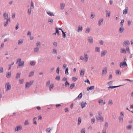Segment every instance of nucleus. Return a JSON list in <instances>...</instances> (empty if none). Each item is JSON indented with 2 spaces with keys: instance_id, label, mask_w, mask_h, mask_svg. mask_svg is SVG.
<instances>
[{
  "instance_id": "obj_1",
  "label": "nucleus",
  "mask_w": 133,
  "mask_h": 133,
  "mask_svg": "<svg viewBox=\"0 0 133 133\" xmlns=\"http://www.w3.org/2000/svg\"><path fill=\"white\" fill-rule=\"evenodd\" d=\"M34 83V81L33 80L30 81L29 82H27L25 85V88H27L30 87L31 85Z\"/></svg>"
},
{
  "instance_id": "obj_2",
  "label": "nucleus",
  "mask_w": 133,
  "mask_h": 133,
  "mask_svg": "<svg viewBox=\"0 0 133 133\" xmlns=\"http://www.w3.org/2000/svg\"><path fill=\"white\" fill-rule=\"evenodd\" d=\"M5 87L6 88V91H8V90L11 89V87L10 85V83L9 82H6L5 83Z\"/></svg>"
},
{
  "instance_id": "obj_3",
  "label": "nucleus",
  "mask_w": 133,
  "mask_h": 133,
  "mask_svg": "<svg viewBox=\"0 0 133 133\" xmlns=\"http://www.w3.org/2000/svg\"><path fill=\"white\" fill-rule=\"evenodd\" d=\"M3 16L4 17V20L6 19H8V20H10V18L9 17L8 14V13L6 14V13H4L3 15Z\"/></svg>"
},
{
  "instance_id": "obj_4",
  "label": "nucleus",
  "mask_w": 133,
  "mask_h": 133,
  "mask_svg": "<svg viewBox=\"0 0 133 133\" xmlns=\"http://www.w3.org/2000/svg\"><path fill=\"white\" fill-rule=\"evenodd\" d=\"M125 66H127L126 63L125 61H123L120 63V66L121 68H123Z\"/></svg>"
},
{
  "instance_id": "obj_5",
  "label": "nucleus",
  "mask_w": 133,
  "mask_h": 133,
  "mask_svg": "<svg viewBox=\"0 0 133 133\" xmlns=\"http://www.w3.org/2000/svg\"><path fill=\"white\" fill-rule=\"evenodd\" d=\"M96 119L97 121V122L99 121V120L101 121H104V118L102 116L98 117L97 116H96Z\"/></svg>"
},
{
  "instance_id": "obj_6",
  "label": "nucleus",
  "mask_w": 133,
  "mask_h": 133,
  "mask_svg": "<svg viewBox=\"0 0 133 133\" xmlns=\"http://www.w3.org/2000/svg\"><path fill=\"white\" fill-rule=\"evenodd\" d=\"M107 67H105L102 70V76L105 75L107 72Z\"/></svg>"
},
{
  "instance_id": "obj_7",
  "label": "nucleus",
  "mask_w": 133,
  "mask_h": 133,
  "mask_svg": "<svg viewBox=\"0 0 133 133\" xmlns=\"http://www.w3.org/2000/svg\"><path fill=\"white\" fill-rule=\"evenodd\" d=\"M88 40L89 43L92 44L93 43V38L92 37L90 36L88 37Z\"/></svg>"
},
{
  "instance_id": "obj_8",
  "label": "nucleus",
  "mask_w": 133,
  "mask_h": 133,
  "mask_svg": "<svg viewBox=\"0 0 133 133\" xmlns=\"http://www.w3.org/2000/svg\"><path fill=\"white\" fill-rule=\"evenodd\" d=\"M22 129V126L21 125L17 126L16 127V128L15 129V131H19L21 130Z\"/></svg>"
},
{
  "instance_id": "obj_9",
  "label": "nucleus",
  "mask_w": 133,
  "mask_h": 133,
  "mask_svg": "<svg viewBox=\"0 0 133 133\" xmlns=\"http://www.w3.org/2000/svg\"><path fill=\"white\" fill-rule=\"evenodd\" d=\"M84 61L87 62L88 59V57L87 54L85 53L84 54Z\"/></svg>"
},
{
  "instance_id": "obj_10",
  "label": "nucleus",
  "mask_w": 133,
  "mask_h": 133,
  "mask_svg": "<svg viewBox=\"0 0 133 133\" xmlns=\"http://www.w3.org/2000/svg\"><path fill=\"white\" fill-rule=\"evenodd\" d=\"M83 27L82 26L79 25L78 26V29L76 30L78 32H81L82 30Z\"/></svg>"
},
{
  "instance_id": "obj_11",
  "label": "nucleus",
  "mask_w": 133,
  "mask_h": 133,
  "mask_svg": "<svg viewBox=\"0 0 133 133\" xmlns=\"http://www.w3.org/2000/svg\"><path fill=\"white\" fill-rule=\"evenodd\" d=\"M87 105V103L86 102H84L83 101L82 102L80 103V105L82 109L85 107Z\"/></svg>"
},
{
  "instance_id": "obj_12",
  "label": "nucleus",
  "mask_w": 133,
  "mask_h": 133,
  "mask_svg": "<svg viewBox=\"0 0 133 133\" xmlns=\"http://www.w3.org/2000/svg\"><path fill=\"white\" fill-rule=\"evenodd\" d=\"M24 62L23 61H22L21 62L19 63L18 64L17 68H20L21 67H23L24 65Z\"/></svg>"
},
{
  "instance_id": "obj_13",
  "label": "nucleus",
  "mask_w": 133,
  "mask_h": 133,
  "mask_svg": "<svg viewBox=\"0 0 133 133\" xmlns=\"http://www.w3.org/2000/svg\"><path fill=\"white\" fill-rule=\"evenodd\" d=\"M128 11V7L125 8L123 11V13L124 14H126Z\"/></svg>"
},
{
  "instance_id": "obj_14",
  "label": "nucleus",
  "mask_w": 133,
  "mask_h": 133,
  "mask_svg": "<svg viewBox=\"0 0 133 133\" xmlns=\"http://www.w3.org/2000/svg\"><path fill=\"white\" fill-rule=\"evenodd\" d=\"M105 12H106V17H110V11L106 10H105Z\"/></svg>"
},
{
  "instance_id": "obj_15",
  "label": "nucleus",
  "mask_w": 133,
  "mask_h": 133,
  "mask_svg": "<svg viewBox=\"0 0 133 133\" xmlns=\"http://www.w3.org/2000/svg\"><path fill=\"white\" fill-rule=\"evenodd\" d=\"M85 73V70L84 69H82L81 70L80 73V75L82 77L84 76Z\"/></svg>"
},
{
  "instance_id": "obj_16",
  "label": "nucleus",
  "mask_w": 133,
  "mask_h": 133,
  "mask_svg": "<svg viewBox=\"0 0 133 133\" xmlns=\"http://www.w3.org/2000/svg\"><path fill=\"white\" fill-rule=\"evenodd\" d=\"M107 52V51L106 50H104L101 52V56L102 57L105 55Z\"/></svg>"
},
{
  "instance_id": "obj_17",
  "label": "nucleus",
  "mask_w": 133,
  "mask_h": 133,
  "mask_svg": "<svg viewBox=\"0 0 133 133\" xmlns=\"http://www.w3.org/2000/svg\"><path fill=\"white\" fill-rule=\"evenodd\" d=\"M103 19V18L99 19L98 21V25L100 26L102 23Z\"/></svg>"
},
{
  "instance_id": "obj_18",
  "label": "nucleus",
  "mask_w": 133,
  "mask_h": 133,
  "mask_svg": "<svg viewBox=\"0 0 133 133\" xmlns=\"http://www.w3.org/2000/svg\"><path fill=\"white\" fill-rule=\"evenodd\" d=\"M39 47H36L34 49V53H38L39 51Z\"/></svg>"
},
{
  "instance_id": "obj_19",
  "label": "nucleus",
  "mask_w": 133,
  "mask_h": 133,
  "mask_svg": "<svg viewBox=\"0 0 133 133\" xmlns=\"http://www.w3.org/2000/svg\"><path fill=\"white\" fill-rule=\"evenodd\" d=\"M65 4L64 3H61L60 5V8L63 10L64 8Z\"/></svg>"
},
{
  "instance_id": "obj_20",
  "label": "nucleus",
  "mask_w": 133,
  "mask_h": 133,
  "mask_svg": "<svg viewBox=\"0 0 133 133\" xmlns=\"http://www.w3.org/2000/svg\"><path fill=\"white\" fill-rule=\"evenodd\" d=\"M82 93H81L80 94L78 95V96L74 100V101L76 99H81V98L82 97Z\"/></svg>"
},
{
  "instance_id": "obj_21",
  "label": "nucleus",
  "mask_w": 133,
  "mask_h": 133,
  "mask_svg": "<svg viewBox=\"0 0 133 133\" xmlns=\"http://www.w3.org/2000/svg\"><path fill=\"white\" fill-rule=\"evenodd\" d=\"M94 86H91L89 87H88L87 88V90L88 91H89V90H92L94 89Z\"/></svg>"
},
{
  "instance_id": "obj_22",
  "label": "nucleus",
  "mask_w": 133,
  "mask_h": 133,
  "mask_svg": "<svg viewBox=\"0 0 133 133\" xmlns=\"http://www.w3.org/2000/svg\"><path fill=\"white\" fill-rule=\"evenodd\" d=\"M122 85H118V86H109V87H108V89H113L114 88H116L120 86H122Z\"/></svg>"
},
{
  "instance_id": "obj_23",
  "label": "nucleus",
  "mask_w": 133,
  "mask_h": 133,
  "mask_svg": "<svg viewBox=\"0 0 133 133\" xmlns=\"http://www.w3.org/2000/svg\"><path fill=\"white\" fill-rule=\"evenodd\" d=\"M11 76V72H8L6 74V77L7 78H9Z\"/></svg>"
},
{
  "instance_id": "obj_24",
  "label": "nucleus",
  "mask_w": 133,
  "mask_h": 133,
  "mask_svg": "<svg viewBox=\"0 0 133 133\" xmlns=\"http://www.w3.org/2000/svg\"><path fill=\"white\" fill-rule=\"evenodd\" d=\"M36 47H39V48L41 47V43L39 42H38L36 44Z\"/></svg>"
},
{
  "instance_id": "obj_25",
  "label": "nucleus",
  "mask_w": 133,
  "mask_h": 133,
  "mask_svg": "<svg viewBox=\"0 0 133 133\" xmlns=\"http://www.w3.org/2000/svg\"><path fill=\"white\" fill-rule=\"evenodd\" d=\"M121 52L122 53L126 54L127 53L126 50L123 49V48H122L121 49Z\"/></svg>"
},
{
  "instance_id": "obj_26",
  "label": "nucleus",
  "mask_w": 133,
  "mask_h": 133,
  "mask_svg": "<svg viewBox=\"0 0 133 133\" xmlns=\"http://www.w3.org/2000/svg\"><path fill=\"white\" fill-rule=\"evenodd\" d=\"M90 30V28H86V30L85 31V32L86 34H88Z\"/></svg>"
},
{
  "instance_id": "obj_27",
  "label": "nucleus",
  "mask_w": 133,
  "mask_h": 133,
  "mask_svg": "<svg viewBox=\"0 0 133 133\" xmlns=\"http://www.w3.org/2000/svg\"><path fill=\"white\" fill-rule=\"evenodd\" d=\"M130 44V42L129 41H124V45H129Z\"/></svg>"
},
{
  "instance_id": "obj_28",
  "label": "nucleus",
  "mask_w": 133,
  "mask_h": 133,
  "mask_svg": "<svg viewBox=\"0 0 133 133\" xmlns=\"http://www.w3.org/2000/svg\"><path fill=\"white\" fill-rule=\"evenodd\" d=\"M9 21L10 22V20H8V19H7L6 22H5L4 23V26L5 27H6L8 25V21Z\"/></svg>"
},
{
  "instance_id": "obj_29",
  "label": "nucleus",
  "mask_w": 133,
  "mask_h": 133,
  "mask_svg": "<svg viewBox=\"0 0 133 133\" xmlns=\"http://www.w3.org/2000/svg\"><path fill=\"white\" fill-rule=\"evenodd\" d=\"M119 122L122 123L123 122V117H119L118 118Z\"/></svg>"
},
{
  "instance_id": "obj_30",
  "label": "nucleus",
  "mask_w": 133,
  "mask_h": 133,
  "mask_svg": "<svg viewBox=\"0 0 133 133\" xmlns=\"http://www.w3.org/2000/svg\"><path fill=\"white\" fill-rule=\"evenodd\" d=\"M52 53L54 54L57 55V53L56 49L55 48L53 49L52 50Z\"/></svg>"
},
{
  "instance_id": "obj_31",
  "label": "nucleus",
  "mask_w": 133,
  "mask_h": 133,
  "mask_svg": "<svg viewBox=\"0 0 133 133\" xmlns=\"http://www.w3.org/2000/svg\"><path fill=\"white\" fill-rule=\"evenodd\" d=\"M35 65V62L33 61H31L30 62V65L32 66H34Z\"/></svg>"
},
{
  "instance_id": "obj_32",
  "label": "nucleus",
  "mask_w": 133,
  "mask_h": 133,
  "mask_svg": "<svg viewBox=\"0 0 133 133\" xmlns=\"http://www.w3.org/2000/svg\"><path fill=\"white\" fill-rule=\"evenodd\" d=\"M23 41L22 39H20L18 41V44L20 45L22 44L23 42Z\"/></svg>"
},
{
  "instance_id": "obj_33",
  "label": "nucleus",
  "mask_w": 133,
  "mask_h": 133,
  "mask_svg": "<svg viewBox=\"0 0 133 133\" xmlns=\"http://www.w3.org/2000/svg\"><path fill=\"white\" fill-rule=\"evenodd\" d=\"M34 71H33L30 72L29 74V77H30L31 76L33 75L34 74Z\"/></svg>"
},
{
  "instance_id": "obj_34",
  "label": "nucleus",
  "mask_w": 133,
  "mask_h": 133,
  "mask_svg": "<svg viewBox=\"0 0 133 133\" xmlns=\"http://www.w3.org/2000/svg\"><path fill=\"white\" fill-rule=\"evenodd\" d=\"M124 30V28L123 27H120L119 30V31L121 33L123 32Z\"/></svg>"
},
{
  "instance_id": "obj_35",
  "label": "nucleus",
  "mask_w": 133,
  "mask_h": 133,
  "mask_svg": "<svg viewBox=\"0 0 133 133\" xmlns=\"http://www.w3.org/2000/svg\"><path fill=\"white\" fill-rule=\"evenodd\" d=\"M47 14L50 16H54V14L52 12L50 11L48 12H47Z\"/></svg>"
},
{
  "instance_id": "obj_36",
  "label": "nucleus",
  "mask_w": 133,
  "mask_h": 133,
  "mask_svg": "<svg viewBox=\"0 0 133 133\" xmlns=\"http://www.w3.org/2000/svg\"><path fill=\"white\" fill-rule=\"evenodd\" d=\"M116 74L117 75H121V72L119 70H116Z\"/></svg>"
},
{
  "instance_id": "obj_37",
  "label": "nucleus",
  "mask_w": 133,
  "mask_h": 133,
  "mask_svg": "<svg viewBox=\"0 0 133 133\" xmlns=\"http://www.w3.org/2000/svg\"><path fill=\"white\" fill-rule=\"evenodd\" d=\"M48 22H49L50 23V24H52L53 23V20L51 19V18H49L48 19Z\"/></svg>"
},
{
  "instance_id": "obj_38",
  "label": "nucleus",
  "mask_w": 133,
  "mask_h": 133,
  "mask_svg": "<svg viewBox=\"0 0 133 133\" xmlns=\"http://www.w3.org/2000/svg\"><path fill=\"white\" fill-rule=\"evenodd\" d=\"M100 48L98 47H96L95 48V51L96 52H100Z\"/></svg>"
},
{
  "instance_id": "obj_39",
  "label": "nucleus",
  "mask_w": 133,
  "mask_h": 133,
  "mask_svg": "<svg viewBox=\"0 0 133 133\" xmlns=\"http://www.w3.org/2000/svg\"><path fill=\"white\" fill-rule=\"evenodd\" d=\"M54 87V84H51L49 87V90L51 91V90L53 89Z\"/></svg>"
},
{
  "instance_id": "obj_40",
  "label": "nucleus",
  "mask_w": 133,
  "mask_h": 133,
  "mask_svg": "<svg viewBox=\"0 0 133 133\" xmlns=\"http://www.w3.org/2000/svg\"><path fill=\"white\" fill-rule=\"evenodd\" d=\"M75 83L71 84L70 86V88L71 89H72L75 87Z\"/></svg>"
},
{
  "instance_id": "obj_41",
  "label": "nucleus",
  "mask_w": 133,
  "mask_h": 133,
  "mask_svg": "<svg viewBox=\"0 0 133 133\" xmlns=\"http://www.w3.org/2000/svg\"><path fill=\"white\" fill-rule=\"evenodd\" d=\"M65 87L69 86L70 85V83L66 81L65 83Z\"/></svg>"
},
{
  "instance_id": "obj_42",
  "label": "nucleus",
  "mask_w": 133,
  "mask_h": 133,
  "mask_svg": "<svg viewBox=\"0 0 133 133\" xmlns=\"http://www.w3.org/2000/svg\"><path fill=\"white\" fill-rule=\"evenodd\" d=\"M95 17V15L94 14V13L93 12H91V18L92 19H93Z\"/></svg>"
},
{
  "instance_id": "obj_43",
  "label": "nucleus",
  "mask_w": 133,
  "mask_h": 133,
  "mask_svg": "<svg viewBox=\"0 0 133 133\" xmlns=\"http://www.w3.org/2000/svg\"><path fill=\"white\" fill-rule=\"evenodd\" d=\"M21 73H17L16 76V78H19L20 76Z\"/></svg>"
},
{
  "instance_id": "obj_44",
  "label": "nucleus",
  "mask_w": 133,
  "mask_h": 133,
  "mask_svg": "<svg viewBox=\"0 0 133 133\" xmlns=\"http://www.w3.org/2000/svg\"><path fill=\"white\" fill-rule=\"evenodd\" d=\"M56 29V33H57V35L58 36H59V31L58 30V29H57V28H55Z\"/></svg>"
},
{
  "instance_id": "obj_45",
  "label": "nucleus",
  "mask_w": 133,
  "mask_h": 133,
  "mask_svg": "<svg viewBox=\"0 0 133 133\" xmlns=\"http://www.w3.org/2000/svg\"><path fill=\"white\" fill-rule=\"evenodd\" d=\"M127 128L128 130H130L132 129V126L131 125H129L127 127Z\"/></svg>"
},
{
  "instance_id": "obj_46",
  "label": "nucleus",
  "mask_w": 133,
  "mask_h": 133,
  "mask_svg": "<svg viewBox=\"0 0 133 133\" xmlns=\"http://www.w3.org/2000/svg\"><path fill=\"white\" fill-rule=\"evenodd\" d=\"M3 67H0V74L2 73L3 72Z\"/></svg>"
},
{
  "instance_id": "obj_47",
  "label": "nucleus",
  "mask_w": 133,
  "mask_h": 133,
  "mask_svg": "<svg viewBox=\"0 0 133 133\" xmlns=\"http://www.w3.org/2000/svg\"><path fill=\"white\" fill-rule=\"evenodd\" d=\"M31 8H30V9H29L28 10V12L29 15H30L31 14Z\"/></svg>"
},
{
  "instance_id": "obj_48",
  "label": "nucleus",
  "mask_w": 133,
  "mask_h": 133,
  "mask_svg": "<svg viewBox=\"0 0 133 133\" xmlns=\"http://www.w3.org/2000/svg\"><path fill=\"white\" fill-rule=\"evenodd\" d=\"M62 33L63 37V38H65L66 35L65 33L63 30H62Z\"/></svg>"
},
{
  "instance_id": "obj_49",
  "label": "nucleus",
  "mask_w": 133,
  "mask_h": 133,
  "mask_svg": "<svg viewBox=\"0 0 133 133\" xmlns=\"http://www.w3.org/2000/svg\"><path fill=\"white\" fill-rule=\"evenodd\" d=\"M57 46V43L56 42H54L53 44V47H56Z\"/></svg>"
},
{
  "instance_id": "obj_50",
  "label": "nucleus",
  "mask_w": 133,
  "mask_h": 133,
  "mask_svg": "<svg viewBox=\"0 0 133 133\" xmlns=\"http://www.w3.org/2000/svg\"><path fill=\"white\" fill-rule=\"evenodd\" d=\"M78 124L79 125L80 124L81 121V118L79 117L78 118Z\"/></svg>"
},
{
  "instance_id": "obj_51",
  "label": "nucleus",
  "mask_w": 133,
  "mask_h": 133,
  "mask_svg": "<svg viewBox=\"0 0 133 133\" xmlns=\"http://www.w3.org/2000/svg\"><path fill=\"white\" fill-rule=\"evenodd\" d=\"M113 104L112 101L111 100H110L109 101L108 105H112Z\"/></svg>"
},
{
  "instance_id": "obj_52",
  "label": "nucleus",
  "mask_w": 133,
  "mask_h": 133,
  "mask_svg": "<svg viewBox=\"0 0 133 133\" xmlns=\"http://www.w3.org/2000/svg\"><path fill=\"white\" fill-rule=\"evenodd\" d=\"M68 68H67L65 70V74L66 75H68L69 73L68 72Z\"/></svg>"
},
{
  "instance_id": "obj_53",
  "label": "nucleus",
  "mask_w": 133,
  "mask_h": 133,
  "mask_svg": "<svg viewBox=\"0 0 133 133\" xmlns=\"http://www.w3.org/2000/svg\"><path fill=\"white\" fill-rule=\"evenodd\" d=\"M85 128H83L81 131V133H85Z\"/></svg>"
},
{
  "instance_id": "obj_54",
  "label": "nucleus",
  "mask_w": 133,
  "mask_h": 133,
  "mask_svg": "<svg viewBox=\"0 0 133 133\" xmlns=\"http://www.w3.org/2000/svg\"><path fill=\"white\" fill-rule=\"evenodd\" d=\"M60 76H57L56 77L55 79L58 81H59L60 80Z\"/></svg>"
},
{
  "instance_id": "obj_55",
  "label": "nucleus",
  "mask_w": 133,
  "mask_h": 133,
  "mask_svg": "<svg viewBox=\"0 0 133 133\" xmlns=\"http://www.w3.org/2000/svg\"><path fill=\"white\" fill-rule=\"evenodd\" d=\"M29 123L27 120H26L25 122L24 123V125H29Z\"/></svg>"
},
{
  "instance_id": "obj_56",
  "label": "nucleus",
  "mask_w": 133,
  "mask_h": 133,
  "mask_svg": "<svg viewBox=\"0 0 133 133\" xmlns=\"http://www.w3.org/2000/svg\"><path fill=\"white\" fill-rule=\"evenodd\" d=\"M108 124L107 122H105V128L107 129L108 128Z\"/></svg>"
},
{
  "instance_id": "obj_57",
  "label": "nucleus",
  "mask_w": 133,
  "mask_h": 133,
  "mask_svg": "<svg viewBox=\"0 0 133 133\" xmlns=\"http://www.w3.org/2000/svg\"><path fill=\"white\" fill-rule=\"evenodd\" d=\"M21 58H19L17 59V61L16 63H18V62H19V63L21 62L22 61H21Z\"/></svg>"
},
{
  "instance_id": "obj_58",
  "label": "nucleus",
  "mask_w": 133,
  "mask_h": 133,
  "mask_svg": "<svg viewBox=\"0 0 133 133\" xmlns=\"http://www.w3.org/2000/svg\"><path fill=\"white\" fill-rule=\"evenodd\" d=\"M72 79L73 81L75 82L77 81V78L76 77H72Z\"/></svg>"
},
{
  "instance_id": "obj_59",
  "label": "nucleus",
  "mask_w": 133,
  "mask_h": 133,
  "mask_svg": "<svg viewBox=\"0 0 133 133\" xmlns=\"http://www.w3.org/2000/svg\"><path fill=\"white\" fill-rule=\"evenodd\" d=\"M50 80H49L46 83V86H48L50 84Z\"/></svg>"
},
{
  "instance_id": "obj_60",
  "label": "nucleus",
  "mask_w": 133,
  "mask_h": 133,
  "mask_svg": "<svg viewBox=\"0 0 133 133\" xmlns=\"http://www.w3.org/2000/svg\"><path fill=\"white\" fill-rule=\"evenodd\" d=\"M59 67H58L57 68V70H56V72L58 74H59Z\"/></svg>"
},
{
  "instance_id": "obj_61",
  "label": "nucleus",
  "mask_w": 133,
  "mask_h": 133,
  "mask_svg": "<svg viewBox=\"0 0 133 133\" xmlns=\"http://www.w3.org/2000/svg\"><path fill=\"white\" fill-rule=\"evenodd\" d=\"M124 22V20L123 19H122L121 20V22L120 23V24H121V27L123 26V23Z\"/></svg>"
},
{
  "instance_id": "obj_62",
  "label": "nucleus",
  "mask_w": 133,
  "mask_h": 133,
  "mask_svg": "<svg viewBox=\"0 0 133 133\" xmlns=\"http://www.w3.org/2000/svg\"><path fill=\"white\" fill-rule=\"evenodd\" d=\"M99 44L101 45H103V41L102 40H100L99 41Z\"/></svg>"
},
{
  "instance_id": "obj_63",
  "label": "nucleus",
  "mask_w": 133,
  "mask_h": 133,
  "mask_svg": "<svg viewBox=\"0 0 133 133\" xmlns=\"http://www.w3.org/2000/svg\"><path fill=\"white\" fill-rule=\"evenodd\" d=\"M23 81L24 79H21L19 80V83L20 84H22L23 83Z\"/></svg>"
},
{
  "instance_id": "obj_64",
  "label": "nucleus",
  "mask_w": 133,
  "mask_h": 133,
  "mask_svg": "<svg viewBox=\"0 0 133 133\" xmlns=\"http://www.w3.org/2000/svg\"><path fill=\"white\" fill-rule=\"evenodd\" d=\"M91 121L92 123V124L94 123L95 122V118H93L91 119Z\"/></svg>"
}]
</instances>
